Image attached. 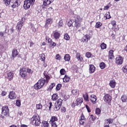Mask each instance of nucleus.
Segmentation results:
<instances>
[{"label": "nucleus", "instance_id": "1a4fd4ad", "mask_svg": "<svg viewBox=\"0 0 127 127\" xmlns=\"http://www.w3.org/2000/svg\"><path fill=\"white\" fill-rule=\"evenodd\" d=\"M17 55H18V52H17V50L14 49L12 51L11 59H14Z\"/></svg>", "mask_w": 127, "mask_h": 127}, {"label": "nucleus", "instance_id": "aec40b11", "mask_svg": "<svg viewBox=\"0 0 127 127\" xmlns=\"http://www.w3.org/2000/svg\"><path fill=\"white\" fill-rule=\"evenodd\" d=\"M23 22L22 21H20L18 23L17 26H16V28L17 29H18L19 30H20V29H21L22 26H23Z\"/></svg>", "mask_w": 127, "mask_h": 127}, {"label": "nucleus", "instance_id": "a878e982", "mask_svg": "<svg viewBox=\"0 0 127 127\" xmlns=\"http://www.w3.org/2000/svg\"><path fill=\"white\" fill-rule=\"evenodd\" d=\"M54 37L55 38V39H58L59 37H60V33L58 32H55L54 33Z\"/></svg>", "mask_w": 127, "mask_h": 127}, {"label": "nucleus", "instance_id": "0eeeda50", "mask_svg": "<svg viewBox=\"0 0 127 127\" xmlns=\"http://www.w3.org/2000/svg\"><path fill=\"white\" fill-rule=\"evenodd\" d=\"M26 68L23 67L20 69V75L21 77H26L27 74Z\"/></svg>", "mask_w": 127, "mask_h": 127}, {"label": "nucleus", "instance_id": "09e8293b", "mask_svg": "<svg viewBox=\"0 0 127 127\" xmlns=\"http://www.w3.org/2000/svg\"><path fill=\"white\" fill-rule=\"evenodd\" d=\"M68 26L70 27V26H72V25H73V24L75 25V23H74L73 22H72V21H70L68 22Z\"/></svg>", "mask_w": 127, "mask_h": 127}, {"label": "nucleus", "instance_id": "423d86ee", "mask_svg": "<svg viewBox=\"0 0 127 127\" xmlns=\"http://www.w3.org/2000/svg\"><path fill=\"white\" fill-rule=\"evenodd\" d=\"M116 64L121 65V64H123V62H124V58L122 57L121 56H118L116 58Z\"/></svg>", "mask_w": 127, "mask_h": 127}, {"label": "nucleus", "instance_id": "a18cd8bd", "mask_svg": "<svg viewBox=\"0 0 127 127\" xmlns=\"http://www.w3.org/2000/svg\"><path fill=\"white\" fill-rule=\"evenodd\" d=\"M36 107L37 110H41L42 109V105L41 104H37Z\"/></svg>", "mask_w": 127, "mask_h": 127}, {"label": "nucleus", "instance_id": "0e129e2a", "mask_svg": "<svg viewBox=\"0 0 127 127\" xmlns=\"http://www.w3.org/2000/svg\"><path fill=\"white\" fill-rule=\"evenodd\" d=\"M85 107H86L88 113H90L91 112V110H90V108H89V106L88 105H86Z\"/></svg>", "mask_w": 127, "mask_h": 127}, {"label": "nucleus", "instance_id": "2f4dec72", "mask_svg": "<svg viewBox=\"0 0 127 127\" xmlns=\"http://www.w3.org/2000/svg\"><path fill=\"white\" fill-rule=\"evenodd\" d=\"M62 102H63V100L61 99H59L57 101V103H56L57 105H59V106H61V107H62Z\"/></svg>", "mask_w": 127, "mask_h": 127}, {"label": "nucleus", "instance_id": "58836bf2", "mask_svg": "<svg viewBox=\"0 0 127 127\" xmlns=\"http://www.w3.org/2000/svg\"><path fill=\"white\" fill-rule=\"evenodd\" d=\"M122 70L124 73H126V72H127V65H125L123 67Z\"/></svg>", "mask_w": 127, "mask_h": 127}, {"label": "nucleus", "instance_id": "412c9836", "mask_svg": "<svg viewBox=\"0 0 127 127\" xmlns=\"http://www.w3.org/2000/svg\"><path fill=\"white\" fill-rule=\"evenodd\" d=\"M32 125L33 126H35L36 127H38L40 126V124H41V122H40V119L39 120H37V121H33L32 123Z\"/></svg>", "mask_w": 127, "mask_h": 127}, {"label": "nucleus", "instance_id": "f257e3e1", "mask_svg": "<svg viewBox=\"0 0 127 127\" xmlns=\"http://www.w3.org/2000/svg\"><path fill=\"white\" fill-rule=\"evenodd\" d=\"M48 79L49 80L50 79V77L48 75L46 76L45 79L43 78L40 79L34 85L35 90H39V89H41V88L44 86V84H45V82H46V81H47V83H48Z\"/></svg>", "mask_w": 127, "mask_h": 127}, {"label": "nucleus", "instance_id": "de8ad7c7", "mask_svg": "<svg viewBox=\"0 0 127 127\" xmlns=\"http://www.w3.org/2000/svg\"><path fill=\"white\" fill-rule=\"evenodd\" d=\"M20 105H21L20 100H16V106H17V107H20Z\"/></svg>", "mask_w": 127, "mask_h": 127}, {"label": "nucleus", "instance_id": "4468645a", "mask_svg": "<svg viewBox=\"0 0 127 127\" xmlns=\"http://www.w3.org/2000/svg\"><path fill=\"white\" fill-rule=\"evenodd\" d=\"M95 70H96V67L93 64L89 65V73L91 74L94 73L95 72Z\"/></svg>", "mask_w": 127, "mask_h": 127}, {"label": "nucleus", "instance_id": "2eb2a0df", "mask_svg": "<svg viewBox=\"0 0 127 127\" xmlns=\"http://www.w3.org/2000/svg\"><path fill=\"white\" fill-rule=\"evenodd\" d=\"M58 119L55 116H53L50 121V124H56V122H58Z\"/></svg>", "mask_w": 127, "mask_h": 127}, {"label": "nucleus", "instance_id": "dca6fc26", "mask_svg": "<svg viewBox=\"0 0 127 127\" xmlns=\"http://www.w3.org/2000/svg\"><path fill=\"white\" fill-rule=\"evenodd\" d=\"M14 75V73H13V72H10L8 73H7V78L9 80H12V79L13 78V76Z\"/></svg>", "mask_w": 127, "mask_h": 127}, {"label": "nucleus", "instance_id": "4be33fe9", "mask_svg": "<svg viewBox=\"0 0 127 127\" xmlns=\"http://www.w3.org/2000/svg\"><path fill=\"white\" fill-rule=\"evenodd\" d=\"M109 59H114V51L110 50L109 52Z\"/></svg>", "mask_w": 127, "mask_h": 127}, {"label": "nucleus", "instance_id": "c9c22d12", "mask_svg": "<svg viewBox=\"0 0 127 127\" xmlns=\"http://www.w3.org/2000/svg\"><path fill=\"white\" fill-rule=\"evenodd\" d=\"M100 67L101 69H105V68L106 67V64H105L104 63H100Z\"/></svg>", "mask_w": 127, "mask_h": 127}, {"label": "nucleus", "instance_id": "37998d69", "mask_svg": "<svg viewBox=\"0 0 127 127\" xmlns=\"http://www.w3.org/2000/svg\"><path fill=\"white\" fill-rule=\"evenodd\" d=\"M26 72L29 73V74H32V73H33V70L30 68H26Z\"/></svg>", "mask_w": 127, "mask_h": 127}, {"label": "nucleus", "instance_id": "72a5a7b5", "mask_svg": "<svg viewBox=\"0 0 127 127\" xmlns=\"http://www.w3.org/2000/svg\"><path fill=\"white\" fill-rule=\"evenodd\" d=\"M107 123L106 124L110 125L111 124H113L114 123V119H112V118H109L108 119H107Z\"/></svg>", "mask_w": 127, "mask_h": 127}, {"label": "nucleus", "instance_id": "393cba45", "mask_svg": "<svg viewBox=\"0 0 127 127\" xmlns=\"http://www.w3.org/2000/svg\"><path fill=\"white\" fill-rule=\"evenodd\" d=\"M89 39H90V36L88 35H86L83 37L82 41H86V42H87Z\"/></svg>", "mask_w": 127, "mask_h": 127}, {"label": "nucleus", "instance_id": "cd10ccee", "mask_svg": "<svg viewBox=\"0 0 127 127\" xmlns=\"http://www.w3.org/2000/svg\"><path fill=\"white\" fill-rule=\"evenodd\" d=\"M64 59L65 61H70L71 57L68 54H66L64 56Z\"/></svg>", "mask_w": 127, "mask_h": 127}, {"label": "nucleus", "instance_id": "c85d7f7f", "mask_svg": "<svg viewBox=\"0 0 127 127\" xmlns=\"http://www.w3.org/2000/svg\"><path fill=\"white\" fill-rule=\"evenodd\" d=\"M121 100L123 103H126V102H127V95H123L121 97Z\"/></svg>", "mask_w": 127, "mask_h": 127}, {"label": "nucleus", "instance_id": "79ce46f5", "mask_svg": "<svg viewBox=\"0 0 127 127\" xmlns=\"http://www.w3.org/2000/svg\"><path fill=\"white\" fill-rule=\"evenodd\" d=\"M61 75H65V73H66V71L64 68H62L60 70Z\"/></svg>", "mask_w": 127, "mask_h": 127}, {"label": "nucleus", "instance_id": "6ab92c4d", "mask_svg": "<svg viewBox=\"0 0 127 127\" xmlns=\"http://www.w3.org/2000/svg\"><path fill=\"white\" fill-rule=\"evenodd\" d=\"M51 23H52V20H51V19H48L46 21V24H45L46 28H48V26L49 25V24H51Z\"/></svg>", "mask_w": 127, "mask_h": 127}, {"label": "nucleus", "instance_id": "7c9ffc66", "mask_svg": "<svg viewBox=\"0 0 127 127\" xmlns=\"http://www.w3.org/2000/svg\"><path fill=\"white\" fill-rule=\"evenodd\" d=\"M76 58L80 62H81V61H82V60H83V58L80 57V54H79V53H77L76 54Z\"/></svg>", "mask_w": 127, "mask_h": 127}, {"label": "nucleus", "instance_id": "69168bd1", "mask_svg": "<svg viewBox=\"0 0 127 127\" xmlns=\"http://www.w3.org/2000/svg\"><path fill=\"white\" fill-rule=\"evenodd\" d=\"M111 24H112V25L113 26H115V25H116V21H112L111 22Z\"/></svg>", "mask_w": 127, "mask_h": 127}, {"label": "nucleus", "instance_id": "338daca9", "mask_svg": "<svg viewBox=\"0 0 127 127\" xmlns=\"http://www.w3.org/2000/svg\"><path fill=\"white\" fill-rule=\"evenodd\" d=\"M51 124L52 125V127H57L56 123H51Z\"/></svg>", "mask_w": 127, "mask_h": 127}, {"label": "nucleus", "instance_id": "b1692460", "mask_svg": "<svg viewBox=\"0 0 127 127\" xmlns=\"http://www.w3.org/2000/svg\"><path fill=\"white\" fill-rule=\"evenodd\" d=\"M41 127H49V123H48V122L43 121L42 122Z\"/></svg>", "mask_w": 127, "mask_h": 127}, {"label": "nucleus", "instance_id": "774afa93", "mask_svg": "<svg viewBox=\"0 0 127 127\" xmlns=\"http://www.w3.org/2000/svg\"><path fill=\"white\" fill-rule=\"evenodd\" d=\"M63 24V22L62 21H60L59 23V26L60 27H61L62 26V25Z\"/></svg>", "mask_w": 127, "mask_h": 127}, {"label": "nucleus", "instance_id": "bf43d9fd", "mask_svg": "<svg viewBox=\"0 0 127 127\" xmlns=\"http://www.w3.org/2000/svg\"><path fill=\"white\" fill-rule=\"evenodd\" d=\"M28 1L31 3V5H33L35 2V0H28Z\"/></svg>", "mask_w": 127, "mask_h": 127}, {"label": "nucleus", "instance_id": "e2e57ef3", "mask_svg": "<svg viewBox=\"0 0 127 127\" xmlns=\"http://www.w3.org/2000/svg\"><path fill=\"white\" fill-rule=\"evenodd\" d=\"M1 96H5V95H6V92L4 91H2L1 93Z\"/></svg>", "mask_w": 127, "mask_h": 127}, {"label": "nucleus", "instance_id": "5fc2aeb1", "mask_svg": "<svg viewBox=\"0 0 127 127\" xmlns=\"http://www.w3.org/2000/svg\"><path fill=\"white\" fill-rule=\"evenodd\" d=\"M79 120H86V119L85 118V116H84V114H82L81 116L80 117Z\"/></svg>", "mask_w": 127, "mask_h": 127}, {"label": "nucleus", "instance_id": "052dcab7", "mask_svg": "<svg viewBox=\"0 0 127 127\" xmlns=\"http://www.w3.org/2000/svg\"><path fill=\"white\" fill-rule=\"evenodd\" d=\"M41 58L42 61H44V60H45V56L44 55H42Z\"/></svg>", "mask_w": 127, "mask_h": 127}, {"label": "nucleus", "instance_id": "6e6d98bb", "mask_svg": "<svg viewBox=\"0 0 127 127\" xmlns=\"http://www.w3.org/2000/svg\"><path fill=\"white\" fill-rule=\"evenodd\" d=\"M9 31H10V32L9 33V34H11V33H12V32L14 31V29H13V28H12L8 30V32H9Z\"/></svg>", "mask_w": 127, "mask_h": 127}, {"label": "nucleus", "instance_id": "4c0bfd02", "mask_svg": "<svg viewBox=\"0 0 127 127\" xmlns=\"http://www.w3.org/2000/svg\"><path fill=\"white\" fill-rule=\"evenodd\" d=\"M64 38L65 40H70V36L68 34H65L64 36Z\"/></svg>", "mask_w": 127, "mask_h": 127}, {"label": "nucleus", "instance_id": "c756f323", "mask_svg": "<svg viewBox=\"0 0 127 127\" xmlns=\"http://www.w3.org/2000/svg\"><path fill=\"white\" fill-rule=\"evenodd\" d=\"M58 98H59L58 94H54L52 96V99L53 101H56V100H57V99H58Z\"/></svg>", "mask_w": 127, "mask_h": 127}, {"label": "nucleus", "instance_id": "f8f14e48", "mask_svg": "<svg viewBox=\"0 0 127 127\" xmlns=\"http://www.w3.org/2000/svg\"><path fill=\"white\" fill-rule=\"evenodd\" d=\"M53 1H54V0H44L43 4L47 6V5H49V4H50L51 2H53Z\"/></svg>", "mask_w": 127, "mask_h": 127}, {"label": "nucleus", "instance_id": "8fccbe9b", "mask_svg": "<svg viewBox=\"0 0 127 127\" xmlns=\"http://www.w3.org/2000/svg\"><path fill=\"white\" fill-rule=\"evenodd\" d=\"M62 86V85L61 84H59L57 85L56 87V89L58 91H59V90H60V89H61V86Z\"/></svg>", "mask_w": 127, "mask_h": 127}, {"label": "nucleus", "instance_id": "864d4df0", "mask_svg": "<svg viewBox=\"0 0 127 127\" xmlns=\"http://www.w3.org/2000/svg\"><path fill=\"white\" fill-rule=\"evenodd\" d=\"M106 17L107 19H110V18H111V15H110V12H109L107 13Z\"/></svg>", "mask_w": 127, "mask_h": 127}, {"label": "nucleus", "instance_id": "f704fd0d", "mask_svg": "<svg viewBox=\"0 0 127 127\" xmlns=\"http://www.w3.org/2000/svg\"><path fill=\"white\" fill-rule=\"evenodd\" d=\"M100 47L101 49H106V48H107V45L105 44V43H102L101 44Z\"/></svg>", "mask_w": 127, "mask_h": 127}, {"label": "nucleus", "instance_id": "a19ab883", "mask_svg": "<svg viewBox=\"0 0 127 127\" xmlns=\"http://www.w3.org/2000/svg\"><path fill=\"white\" fill-rule=\"evenodd\" d=\"M71 93L72 94L74 95L75 96H76L78 94V90L76 89H73L71 91Z\"/></svg>", "mask_w": 127, "mask_h": 127}, {"label": "nucleus", "instance_id": "6e6552de", "mask_svg": "<svg viewBox=\"0 0 127 127\" xmlns=\"http://www.w3.org/2000/svg\"><path fill=\"white\" fill-rule=\"evenodd\" d=\"M30 5H31V3L28 1V0H26L24 1V9H28L29 7H30Z\"/></svg>", "mask_w": 127, "mask_h": 127}, {"label": "nucleus", "instance_id": "bb28decb", "mask_svg": "<svg viewBox=\"0 0 127 127\" xmlns=\"http://www.w3.org/2000/svg\"><path fill=\"white\" fill-rule=\"evenodd\" d=\"M55 107L54 108V111H59L60 110V108H61V106L57 104V103H55Z\"/></svg>", "mask_w": 127, "mask_h": 127}, {"label": "nucleus", "instance_id": "ea45409f", "mask_svg": "<svg viewBox=\"0 0 127 127\" xmlns=\"http://www.w3.org/2000/svg\"><path fill=\"white\" fill-rule=\"evenodd\" d=\"M10 0H3V1L5 5H9V4L10 3Z\"/></svg>", "mask_w": 127, "mask_h": 127}, {"label": "nucleus", "instance_id": "9b49d317", "mask_svg": "<svg viewBox=\"0 0 127 127\" xmlns=\"http://www.w3.org/2000/svg\"><path fill=\"white\" fill-rule=\"evenodd\" d=\"M90 101L92 104H96L97 101V96L95 95H91L90 96Z\"/></svg>", "mask_w": 127, "mask_h": 127}, {"label": "nucleus", "instance_id": "a211bd4d", "mask_svg": "<svg viewBox=\"0 0 127 127\" xmlns=\"http://www.w3.org/2000/svg\"><path fill=\"white\" fill-rule=\"evenodd\" d=\"M69 81H70V77L65 75L64 78H63V82H64V83H68Z\"/></svg>", "mask_w": 127, "mask_h": 127}, {"label": "nucleus", "instance_id": "9d476101", "mask_svg": "<svg viewBox=\"0 0 127 127\" xmlns=\"http://www.w3.org/2000/svg\"><path fill=\"white\" fill-rule=\"evenodd\" d=\"M20 5V1L19 0H16L15 2L13 3L11 5L13 8H15V7H17Z\"/></svg>", "mask_w": 127, "mask_h": 127}, {"label": "nucleus", "instance_id": "5701e85b", "mask_svg": "<svg viewBox=\"0 0 127 127\" xmlns=\"http://www.w3.org/2000/svg\"><path fill=\"white\" fill-rule=\"evenodd\" d=\"M109 85L111 88H115L116 87V81L114 80H111Z\"/></svg>", "mask_w": 127, "mask_h": 127}, {"label": "nucleus", "instance_id": "e433bc0d", "mask_svg": "<svg viewBox=\"0 0 127 127\" xmlns=\"http://www.w3.org/2000/svg\"><path fill=\"white\" fill-rule=\"evenodd\" d=\"M100 26H102V23L97 22L95 25V28H100Z\"/></svg>", "mask_w": 127, "mask_h": 127}, {"label": "nucleus", "instance_id": "39448f33", "mask_svg": "<svg viewBox=\"0 0 127 127\" xmlns=\"http://www.w3.org/2000/svg\"><path fill=\"white\" fill-rule=\"evenodd\" d=\"M103 100H104L105 103L110 104L112 101V97L109 94H106L104 96Z\"/></svg>", "mask_w": 127, "mask_h": 127}, {"label": "nucleus", "instance_id": "13d9d810", "mask_svg": "<svg viewBox=\"0 0 127 127\" xmlns=\"http://www.w3.org/2000/svg\"><path fill=\"white\" fill-rule=\"evenodd\" d=\"M85 122H86V120H79V123L80 124V125H84V124L85 123Z\"/></svg>", "mask_w": 127, "mask_h": 127}, {"label": "nucleus", "instance_id": "f03ea898", "mask_svg": "<svg viewBox=\"0 0 127 127\" xmlns=\"http://www.w3.org/2000/svg\"><path fill=\"white\" fill-rule=\"evenodd\" d=\"M75 21L73 22V23H74V26H75L78 31H81V29L79 28L82 26V25L81 24L82 18L80 17V16L77 15L75 16Z\"/></svg>", "mask_w": 127, "mask_h": 127}, {"label": "nucleus", "instance_id": "603ef678", "mask_svg": "<svg viewBox=\"0 0 127 127\" xmlns=\"http://www.w3.org/2000/svg\"><path fill=\"white\" fill-rule=\"evenodd\" d=\"M55 86V83H51V84L50 85V89L51 90H52V89H53V88H54V87Z\"/></svg>", "mask_w": 127, "mask_h": 127}, {"label": "nucleus", "instance_id": "473e14b6", "mask_svg": "<svg viewBox=\"0 0 127 127\" xmlns=\"http://www.w3.org/2000/svg\"><path fill=\"white\" fill-rule=\"evenodd\" d=\"M83 96L85 101H89V95L88 93H86L85 95L83 94Z\"/></svg>", "mask_w": 127, "mask_h": 127}, {"label": "nucleus", "instance_id": "4d7b16f0", "mask_svg": "<svg viewBox=\"0 0 127 127\" xmlns=\"http://www.w3.org/2000/svg\"><path fill=\"white\" fill-rule=\"evenodd\" d=\"M29 43L30 44V47H32L33 45H34V43L32 42V41H30L29 42Z\"/></svg>", "mask_w": 127, "mask_h": 127}, {"label": "nucleus", "instance_id": "ddd939ff", "mask_svg": "<svg viewBox=\"0 0 127 127\" xmlns=\"http://www.w3.org/2000/svg\"><path fill=\"white\" fill-rule=\"evenodd\" d=\"M39 120H40V117L38 115H35L31 118V121L32 123H33V122H36Z\"/></svg>", "mask_w": 127, "mask_h": 127}, {"label": "nucleus", "instance_id": "c03bdc74", "mask_svg": "<svg viewBox=\"0 0 127 127\" xmlns=\"http://www.w3.org/2000/svg\"><path fill=\"white\" fill-rule=\"evenodd\" d=\"M85 56L87 58H90L92 56V54H91L90 52H87L85 54Z\"/></svg>", "mask_w": 127, "mask_h": 127}, {"label": "nucleus", "instance_id": "49530a36", "mask_svg": "<svg viewBox=\"0 0 127 127\" xmlns=\"http://www.w3.org/2000/svg\"><path fill=\"white\" fill-rule=\"evenodd\" d=\"M96 115H100L101 114V109L97 108L95 110Z\"/></svg>", "mask_w": 127, "mask_h": 127}, {"label": "nucleus", "instance_id": "20e7f679", "mask_svg": "<svg viewBox=\"0 0 127 127\" xmlns=\"http://www.w3.org/2000/svg\"><path fill=\"white\" fill-rule=\"evenodd\" d=\"M9 113V110L7 106H4L2 108V116H7Z\"/></svg>", "mask_w": 127, "mask_h": 127}, {"label": "nucleus", "instance_id": "680f3d73", "mask_svg": "<svg viewBox=\"0 0 127 127\" xmlns=\"http://www.w3.org/2000/svg\"><path fill=\"white\" fill-rule=\"evenodd\" d=\"M109 8H110V6L109 5H106L104 7V10H108L109 9Z\"/></svg>", "mask_w": 127, "mask_h": 127}, {"label": "nucleus", "instance_id": "7ed1b4c3", "mask_svg": "<svg viewBox=\"0 0 127 127\" xmlns=\"http://www.w3.org/2000/svg\"><path fill=\"white\" fill-rule=\"evenodd\" d=\"M83 103V98H78L76 99L75 102H73L72 104V107L75 108V106H81Z\"/></svg>", "mask_w": 127, "mask_h": 127}, {"label": "nucleus", "instance_id": "f3484780", "mask_svg": "<svg viewBox=\"0 0 127 127\" xmlns=\"http://www.w3.org/2000/svg\"><path fill=\"white\" fill-rule=\"evenodd\" d=\"M9 98L11 100H13V99H15V93L13 91H11L9 93Z\"/></svg>", "mask_w": 127, "mask_h": 127}, {"label": "nucleus", "instance_id": "3c124183", "mask_svg": "<svg viewBox=\"0 0 127 127\" xmlns=\"http://www.w3.org/2000/svg\"><path fill=\"white\" fill-rule=\"evenodd\" d=\"M61 59V57L60 56V55L57 54L56 56V60H60Z\"/></svg>", "mask_w": 127, "mask_h": 127}]
</instances>
